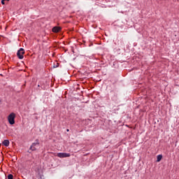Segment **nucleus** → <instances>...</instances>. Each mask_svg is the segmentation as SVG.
<instances>
[{"label": "nucleus", "mask_w": 179, "mask_h": 179, "mask_svg": "<svg viewBox=\"0 0 179 179\" xmlns=\"http://www.w3.org/2000/svg\"><path fill=\"white\" fill-rule=\"evenodd\" d=\"M7 178H8V179H13V175L9 174V175L7 176Z\"/></svg>", "instance_id": "obj_8"}, {"label": "nucleus", "mask_w": 179, "mask_h": 179, "mask_svg": "<svg viewBox=\"0 0 179 179\" xmlns=\"http://www.w3.org/2000/svg\"><path fill=\"white\" fill-rule=\"evenodd\" d=\"M0 40H1V36H0Z\"/></svg>", "instance_id": "obj_12"}, {"label": "nucleus", "mask_w": 179, "mask_h": 179, "mask_svg": "<svg viewBox=\"0 0 179 179\" xmlns=\"http://www.w3.org/2000/svg\"><path fill=\"white\" fill-rule=\"evenodd\" d=\"M9 140H4L3 141V145H4V146H9Z\"/></svg>", "instance_id": "obj_6"}, {"label": "nucleus", "mask_w": 179, "mask_h": 179, "mask_svg": "<svg viewBox=\"0 0 179 179\" xmlns=\"http://www.w3.org/2000/svg\"><path fill=\"white\" fill-rule=\"evenodd\" d=\"M40 147V141L38 139L35 140V142L31 144L30 146L31 150H37V148Z\"/></svg>", "instance_id": "obj_1"}, {"label": "nucleus", "mask_w": 179, "mask_h": 179, "mask_svg": "<svg viewBox=\"0 0 179 179\" xmlns=\"http://www.w3.org/2000/svg\"><path fill=\"white\" fill-rule=\"evenodd\" d=\"M57 156L60 159H64L65 157H71V154L66 152H58Z\"/></svg>", "instance_id": "obj_3"}, {"label": "nucleus", "mask_w": 179, "mask_h": 179, "mask_svg": "<svg viewBox=\"0 0 179 179\" xmlns=\"http://www.w3.org/2000/svg\"><path fill=\"white\" fill-rule=\"evenodd\" d=\"M1 3H2V5H5V0H2Z\"/></svg>", "instance_id": "obj_9"}, {"label": "nucleus", "mask_w": 179, "mask_h": 179, "mask_svg": "<svg viewBox=\"0 0 179 179\" xmlns=\"http://www.w3.org/2000/svg\"><path fill=\"white\" fill-rule=\"evenodd\" d=\"M162 159H163V155H157V162H160L162 160Z\"/></svg>", "instance_id": "obj_7"}, {"label": "nucleus", "mask_w": 179, "mask_h": 179, "mask_svg": "<svg viewBox=\"0 0 179 179\" xmlns=\"http://www.w3.org/2000/svg\"><path fill=\"white\" fill-rule=\"evenodd\" d=\"M67 132H69V129H67Z\"/></svg>", "instance_id": "obj_10"}, {"label": "nucleus", "mask_w": 179, "mask_h": 179, "mask_svg": "<svg viewBox=\"0 0 179 179\" xmlns=\"http://www.w3.org/2000/svg\"><path fill=\"white\" fill-rule=\"evenodd\" d=\"M52 31H53V33H59V31H61V27H54L52 29Z\"/></svg>", "instance_id": "obj_5"}, {"label": "nucleus", "mask_w": 179, "mask_h": 179, "mask_svg": "<svg viewBox=\"0 0 179 179\" xmlns=\"http://www.w3.org/2000/svg\"><path fill=\"white\" fill-rule=\"evenodd\" d=\"M4 1H9V0H4Z\"/></svg>", "instance_id": "obj_11"}, {"label": "nucleus", "mask_w": 179, "mask_h": 179, "mask_svg": "<svg viewBox=\"0 0 179 179\" xmlns=\"http://www.w3.org/2000/svg\"><path fill=\"white\" fill-rule=\"evenodd\" d=\"M17 55L19 58V59H23L24 56V49L23 48H20L17 52Z\"/></svg>", "instance_id": "obj_4"}, {"label": "nucleus", "mask_w": 179, "mask_h": 179, "mask_svg": "<svg viewBox=\"0 0 179 179\" xmlns=\"http://www.w3.org/2000/svg\"><path fill=\"white\" fill-rule=\"evenodd\" d=\"M15 118H16V115L14 113H12L8 115V120L10 125L15 124Z\"/></svg>", "instance_id": "obj_2"}]
</instances>
